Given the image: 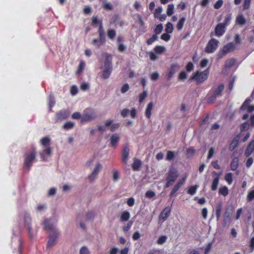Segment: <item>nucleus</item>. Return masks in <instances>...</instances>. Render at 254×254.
<instances>
[{"label": "nucleus", "mask_w": 254, "mask_h": 254, "mask_svg": "<svg viewBox=\"0 0 254 254\" xmlns=\"http://www.w3.org/2000/svg\"><path fill=\"white\" fill-rule=\"evenodd\" d=\"M120 136L117 133L112 135L110 138V144L112 147H116L119 141Z\"/></svg>", "instance_id": "nucleus-16"}, {"label": "nucleus", "mask_w": 254, "mask_h": 254, "mask_svg": "<svg viewBox=\"0 0 254 254\" xmlns=\"http://www.w3.org/2000/svg\"><path fill=\"white\" fill-rule=\"evenodd\" d=\"M102 7L106 10H112L113 9V5L110 3L107 2L105 0L103 2Z\"/></svg>", "instance_id": "nucleus-26"}, {"label": "nucleus", "mask_w": 254, "mask_h": 254, "mask_svg": "<svg viewBox=\"0 0 254 254\" xmlns=\"http://www.w3.org/2000/svg\"><path fill=\"white\" fill-rule=\"evenodd\" d=\"M219 193L224 195L226 196L228 193V189L226 187H223L219 190Z\"/></svg>", "instance_id": "nucleus-40"}, {"label": "nucleus", "mask_w": 254, "mask_h": 254, "mask_svg": "<svg viewBox=\"0 0 254 254\" xmlns=\"http://www.w3.org/2000/svg\"><path fill=\"white\" fill-rule=\"evenodd\" d=\"M194 69V65L191 62H189L186 66V69L188 72H190L192 71Z\"/></svg>", "instance_id": "nucleus-46"}, {"label": "nucleus", "mask_w": 254, "mask_h": 254, "mask_svg": "<svg viewBox=\"0 0 254 254\" xmlns=\"http://www.w3.org/2000/svg\"><path fill=\"white\" fill-rule=\"evenodd\" d=\"M162 11V8L161 7H159L158 8L155 9V12L154 13L155 17H159V16L160 15Z\"/></svg>", "instance_id": "nucleus-60"}, {"label": "nucleus", "mask_w": 254, "mask_h": 254, "mask_svg": "<svg viewBox=\"0 0 254 254\" xmlns=\"http://www.w3.org/2000/svg\"><path fill=\"white\" fill-rule=\"evenodd\" d=\"M175 157V152L172 151H168L166 159L168 161H171L174 159Z\"/></svg>", "instance_id": "nucleus-32"}, {"label": "nucleus", "mask_w": 254, "mask_h": 254, "mask_svg": "<svg viewBox=\"0 0 254 254\" xmlns=\"http://www.w3.org/2000/svg\"><path fill=\"white\" fill-rule=\"evenodd\" d=\"M107 36L110 39H113L116 36V31L114 29H110L107 30Z\"/></svg>", "instance_id": "nucleus-31"}, {"label": "nucleus", "mask_w": 254, "mask_h": 254, "mask_svg": "<svg viewBox=\"0 0 254 254\" xmlns=\"http://www.w3.org/2000/svg\"><path fill=\"white\" fill-rule=\"evenodd\" d=\"M130 116L132 118H135L137 116V111L135 108H133L130 111Z\"/></svg>", "instance_id": "nucleus-64"}, {"label": "nucleus", "mask_w": 254, "mask_h": 254, "mask_svg": "<svg viewBox=\"0 0 254 254\" xmlns=\"http://www.w3.org/2000/svg\"><path fill=\"white\" fill-rule=\"evenodd\" d=\"M52 153V150L51 147L43 148V150L39 152L42 161H46L47 160V158L51 156Z\"/></svg>", "instance_id": "nucleus-8"}, {"label": "nucleus", "mask_w": 254, "mask_h": 254, "mask_svg": "<svg viewBox=\"0 0 254 254\" xmlns=\"http://www.w3.org/2000/svg\"><path fill=\"white\" fill-rule=\"evenodd\" d=\"M79 254H90V252L86 247L83 246L80 249Z\"/></svg>", "instance_id": "nucleus-51"}, {"label": "nucleus", "mask_w": 254, "mask_h": 254, "mask_svg": "<svg viewBox=\"0 0 254 254\" xmlns=\"http://www.w3.org/2000/svg\"><path fill=\"white\" fill-rule=\"evenodd\" d=\"M40 144L43 148L50 147V139L48 137L42 138L40 140Z\"/></svg>", "instance_id": "nucleus-20"}, {"label": "nucleus", "mask_w": 254, "mask_h": 254, "mask_svg": "<svg viewBox=\"0 0 254 254\" xmlns=\"http://www.w3.org/2000/svg\"><path fill=\"white\" fill-rule=\"evenodd\" d=\"M238 159L237 158H235L233 159L231 164L232 170H235L237 169L238 166Z\"/></svg>", "instance_id": "nucleus-41"}, {"label": "nucleus", "mask_w": 254, "mask_h": 254, "mask_svg": "<svg viewBox=\"0 0 254 254\" xmlns=\"http://www.w3.org/2000/svg\"><path fill=\"white\" fill-rule=\"evenodd\" d=\"M150 77L151 80L155 81L158 80L159 75L157 72H154L150 75Z\"/></svg>", "instance_id": "nucleus-50"}, {"label": "nucleus", "mask_w": 254, "mask_h": 254, "mask_svg": "<svg viewBox=\"0 0 254 254\" xmlns=\"http://www.w3.org/2000/svg\"><path fill=\"white\" fill-rule=\"evenodd\" d=\"M236 23L240 25H244L246 23V19L242 15H238L236 20Z\"/></svg>", "instance_id": "nucleus-23"}, {"label": "nucleus", "mask_w": 254, "mask_h": 254, "mask_svg": "<svg viewBox=\"0 0 254 254\" xmlns=\"http://www.w3.org/2000/svg\"><path fill=\"white\" fill-rule=\"evenodd\" d=\"M254 151V140L252 141L249 145L247 149L246 154L249 155Z\"/></svg>", "instance_id": "nucleus-28"}, {"label": "nucleus", "mask_w": 254, "mask_h": 254, "mask_svg": "<svg viewBox=\"0 0 254 254\" xmlns=\"http://www.w3.org/2000/svg\"><path fill=\"white\" fill-rule=\"evenodd\" d=\"M130 217V214L127 211H124L121 214L120 221H127Z\"/></svg>", "instance_id": "nucleus-22"}, {"label": "nucleus", "mask_w": 254, "mask_h": 254, "mask_svg": "<svg viewBox=\"0 0 254 254\" xmlns=\"http://www.w3.org/2000/svg\"><path fill=\"white\" fill-rule=\"evenodd\" d=\"M206 76V70H204L203 72L196 71L194 72L190 78L189 81H195L196 84H198L203 82L205 80Z\"/></svg>", "instance_id": "nucleus-6"}, {"label": "nucleus", "mask_w": 254, "mask_h": 254, "mask_svg": "<svg viewBox=\"0 0 254 254\" xmlns=\"http://www.w3.org/2000/svg\"><path fill=\"white\" fill-rule=\"evenodd\" d=\"M129 152L130 149L128 144L124 145L122 152V161L125 165L127 163Z\"/></svg>", "instance_id": "nucleus-7"}, {"label": "nucleus", "mask_w": 254, "mask_h": 254, "mask_svg": "<svg viewBox=\"0 0 254 254\" xmlns=\"http://www.w3.org/2000/svg\"><path fill=\"white\" fill-rule=\"evenodd\" d=\"M74 125V123L71 122H67L64 125L63 127L67 130L70 129L73 127Z\"/></svg>", "instance_id": "nucleus-47"}, {"label": "nucleus", "mask_w": 254, "mask_h": 254, "mask_svg": "<svg viewBox=\"0 0 254 254\" xmlns=\"http://www.w3.org/2000/svg\"><path fill=\"white\" fill-rule=\"evenodd\" d=\"M169 34V33H167V32L166 33H163L161 36V39L163 40H164L165 41H168L171 38V36Z\"/></svg>", "instance_id": "nucleus-54"}, {"label": "nucleus", "mask_w": 254, "mask_h": 254, "mask_svg": "<svg viewBox=\"0 0 254 254\" xmlns=\"http://www.w3.org/2000/svg\"><path fill=\"white\" fill-rule=\"evenodd\" d=\"M127 203L129 206H132L134 205L135 200L132 197H129L127 199Z\"/></svg>", "instance_id": "nucleus-57"}, {"label": "nucleus", "mask_w": 254, "mask_h": 254, "mask_svg": "<svg viewBox=\"0 0 254 254\" xmlns=\"http://www.w3.org/2000/svg\"><path fill=\"white\" fill-rule=\"evenodd\" d=\"M98 33L99 35V39H94L92 41V44L99 47L101 45H104L106 42L105 32L101 22H100V26L98 30Z\"/></svg>", "instance_id": "nucleus-4"}, {"label": "nucleus", "mask_w": 254, "mask_h": 254, "mask_svg": "<svg viewBox=\"0 0 254 254\" xmlns=\"http://www.w3.org/2000/svg\"><path fill=\"white\" fill-rule=\"evenodd\" d=\"M85 67V63L83 61H81L79 63V64L78 67V69L76 71V74H81L83 70L84 69Z\"/></svg>", "instance_id": "nucleus-24"}, {"label": "nucleus", "mask_w": 254, "mask_h": 254, "mask_svg": "<svg viewBox=\"0 0 254 254\" xmlns=\"http://www.w3.org/2000/svg\"><path fill=\"white\" fill-rule=\"evenodd\" d=\"M141 166V162L139 159H134V162L132 165V168L133 171L139 170V168Z\"/></svg>", "instance_id": "nucleus-21"}, {"label": "nucleus", "mask_w": 254, "mask_h": 254, "mask_svg": "<svg viewBox=\"0 0 254 254\" xmlns=\"http://www.w3.org/2000/svg\"><path fill=\"white\" fill-rule=\"evenodd\" d=\"M100 22H101L102 23V21L98 20L97 16L94 15L92 17V25H94L96 24H99L100 25Z\"/></svg>", "instance_id": "nucleus-55"}, {"label": "nucleus", "mask_w": 254, "mask_h": 254, "mask_svg": "<svg viewBox=\"0 0 254 254\" xmlns=\"http://www.w3.org/2000/svg\"><path fill=\"white\" fill-rule=\"evenodd\" d=\"M130 113V111L129 109L127 108H125L123 109L121 112V116L124 117L126 118L127 117Z\"/></svg>", "instance_id": "nucleus-49"}, {"label": "nucleus", "mask_w": 254, "mask_h": 254, "mask_svg": "<svg viewBox=\"0 0 254 254\" xmlns=\"http://www.w3.org/2000/svg\"><path fill=\"white\" fill-rule=\"evenodd\" d=\"M153 108V104L152 102H150L145 109V114L147 119H150L151 116V111Z\"/></svg>", "instance_id": "nucleus-19"}, {"label": "nucleus", "mask_w": 254, "mask_h": 254, "mask_svg": "<svg viewBox=\"0 0 254 254\" xmlns=\"http://www.w3.org/2000/svg\"><path fill=\"white\" fill-rule=\"evenodd\" d=\"M174 6L173 4H170L168 5V8L167 9V14L168 16H171L172 15L174 12Z\"/></svg>", "instance_id": "nucleus-42"}, {"label": "nucleus", "mask_w": 254, "mask_h": 254, "mask_svg": "<svg viewBox=\"0 0 254 254\" xmlns=\"http://www.w3.org/2000/svg\"><path fill=\"white\" fill-rule=\"evenodd\" d=\"M126 49V46L123 43H119L118 45V50L120 52H123Z\"/></svg>", "instance_id": "nucleus-62"}, {"label": "nucleus", "mask_w": 254, "mask_h": 254, "mask_svg": "<svg viewBox=\"0 0 254 254\" xmlns=\"http://www.w3.org/2000/svg\"><path fill=\"white\" fill-rule=\"evenodd\" d=\"M165 48L162 46H157L154 48L155 54H162L165 51Z\"/></svg>", "instance_id": "nucleus-29"}, {"label": "nucleus", "mask_w": 254, "mask_h": 254, "mask_svg": "<svg viewBox=\"0 0 254 254\" xmlns=\"http://www.w3.org/2000/svg\"><path fill=\"white\" fill-rule=\"evenodd\" d=\"M234 48V46L232 44H228L224 47L223 52L227 53L230 51L233 50Z\"/></svg>", "instance_id": "nucleus-44"}, {"label": "nucleus", "mask_w": 254, "mask_h": 254, "mask_svg": "<svg viewBox=\"0 0 254 254\" xmlns=\"http://www.w3.org/2000/svg\"><path fill=\"white\" fill-rule=\"evenodd\" d=\"M120 178L119 173L118 171L114 170L113 172V181L116 182Z\"/></svg>", "instance_id": "nucleus-58"}, {"label": "nucleus", "mask_w": 254, "mask_h": 254, "mask_svg": "<svg viewBox=\"0 0 254 254\" xmlns=\"http://www.w3.org/2000/svg\"><path fill=\"white\" fill-rule=\"evenodd\" d=\"M217 41L215 39H211L208 43L207 46V52H212L217 47Z\"/></svg>", "instance_id": "nucleus-14"}, {"label": "nucleus", "mask_w": 254, "mask_h": 254, "mask_svg": "<svg viewBox=\"0 0 254 254\" xmlns=\"http://www.w3.org/2000/svg\"><path fill=\"white\" fill-rule=\"evenodd\" d=\"M113 120H107L105 125L106 127H110V129L111 132H114L116 129H118L120 127L119 123L113 124Z\"/></svg>", "instance_id": "nucleus-12"}, {"label": "nucleus", "mask_w": 254, "mask_h": 254, "mask_svg": "<svg viewBox=\"0 0 254 254\" xmlns=\"http://www.w3.org/2000/svg\"><path fill=\"white\" fill-rule=\"evenodd\" d=\"M96 116V114L93 109L86 108L83 111L81 118V121L82 122L91 121L95 119Z\"/></svg>", "instance_id": "nucleus-5"}, {"label": "nucleus", "mask_w": 254, "mask_h": 254, "mask_svg": "<svg viewBox=\"0 0 254 254\" xmlns=\"http://www.w3.org/2000/svg\"><path fill=\"white\" fill-rule=\"evenodd\" d=\"M186 178H184L182 180H179V181L175 185V186L173 188L170 193V197L172 198L175 193L180 189V188L184 185V182L185 181Z\"/></svg>", "instance_id": "nucleus-11"}, {"label": "nucleus", "mask_w": 254, "mask_h": 254, "mask_svg": "<svg viewBox=\"0 0 254 254\" xmlns=\"http://www.w3.org/2000/svg\"><path fill=\"white\" fill-rule=\"evenodd\" d=\"M238 138L236 137L232 140L230 145V149L231 150H233L236 147L238 143Z\"/></svg>", "instance_id": "nucleus-39"}, {"label": "nucleus", "mask_w": 254, "mask_h": 254, "mask_svg": "<svg viewBox=\"0 0 254 254\" xmlns=\"http://www.w3.org/2000/svg\"><path fill=\"white\" fill-rule=\"evenodd\" d=\"M147 96V92L146 90H144L139 95V102L142 103Z\"/></svg>", "instance_id": "nucleus-34"}, {"label": "nucleus", "mask_w": 254, "mask_h": 254, "mask_svg": "<svg viewBox=\"0 0 254 254\" xmlns=\"http://www.w3.org/2000/svg\"><path fill=\"white\" fill-rule=\"evenodd\" d=\"M251 101L249 100H246L241 107V109L242 110H246L251 105Z\"/></svg>", "instance_id": "nucleus-59"}, {"label": "nucleus", "mask_w": 254, "mask_h": 254, "mask_svg": "<svg viewBox=\"0 0 254 254\" xmlns=\"http://www.w3.org/2000/svg\"><path fill=\"white\" fill-rule=\"evenodd\" d=\"M171 211V209L169 206L164 208L159 215L160 219H162L163 221L165 220L169 216Z\"/></svg>", "instance_id": "nucleus-13"}, {"label": "nucleus", "mask_w": 254, "mask_h": 254, "mask_svg": "<svg viewBox=\"0 0 254 254\" xmlns=\"http://www.w3.org/2000/svg\"><path fill=\"white\" fill-rule=\"evenodd\" d=\"M225 24L223 23L218 24L215 28V33L217 35H221L225 31Z\"/></svg>", "instance_id": "nucleus-18"}, {"label": "nucleus", "mask_w": 254, "mask_h": 254, "mask_svg": "<svg viewBox=\"0 0 254 254\" xmlns=\"http://www.w3.org/2000/svg\"><path fill=\"white\" fill-rule=\"evenodd\" d=\"M187 77V74L185 71H181L179 75V79L181 80H184Z\"/></svg>", "instance_id": "nucleus-56"}, {"label": "nucleus", "mask_w": 254, "mask_h": 254, "mask_svg": "<svg viewBox=\"0 0 254 254\" xmlns=\"http://www.w3.org/2000/svg\"><path fill=\"white\" fill-rule=\"evenodd\" d=\"M155 196V193L152 190H148L145 193V196L148 198H151Z\"/></svg>", "instance_id": "nucleus-45"}, {"label": "nucleus", "mask_w": 254, "mask_h": 254, "mask_svg": "<svg viewBox=\"0 0 254 254\" xmlns=\"http://www.w3.org/2000/svg\"><path fill=\"white\" fill-rule=\"evenodd\" d=\"M179 174L177 169L172 167L170 169L168 173V176L166 179V183L165 188H169L172 185V183L174 182L178 177Z\"/></svg>", "instance_id": "nucleus-3"}, {"label": "nucleus", "mask_w": 254, "mask_h": 254, "mask_svg": "<svg viewBox=\"0 0 254 254\" xmlns=\"http://www.w3.org/2000/svg\"><path fill=\"white\" fill-rule=\"evenodd\" d=\"M80 89L82 91H86L89 89V84L87 82H83L80 85Z\"/></svg>", "instance_id": "nucleus-53"}, {"label": "nucleus", "mask_w": 254, "mask_h": 254, "mask_svg": "<svg viewBox=\"0 0 254 254\" xmlns=\"http://www.w3.org/2000/svg\"><path fill=\"white\" fill-rule=\"evenodd\" d=\"M195 153V149L193 147H190L187 150L186 155L188 158H190L193 156Z\"/></svg>", "instance_id": "nucleus-30"}, {"label": "nucleus", "mask_w": 254, "mask_h": 254, "mask_svg": "<svg viewBox=\"0 0 254 254\" xmlns=\"http://www.w3.org/2000/svg\"><path fill=\"white\" fill-rule=\"evenodd\" d=\"M25 222L27 223V227L28 230V234L29 236L31 239L33 238V234L32 231V227L30 224L29 223V222L31 221V218L29 216V215H26L24 218Z\"/></svg>", "instance_id": "nucleus-17"}, {"label": "nucleus", "mask_w": 254, "mask_h": 254, "mask_svg": "<svg viewBox=\"0 0 254 254\" xmlns=\"http://www.w3.org/2000/svg\"><path fill=\"white\" fill-rule=\"evenodd\" d=\"M163 27L162 24H158L154 29V34H156V35L157 36L158 35L160 34L163 30Z\"/></svg>", "instance_id": "nucleus-38"}, {"label": "nucleus", "mask_w": 254, "mask_h": 254, "mask_svg": "<svg viewBox=\"0 0 254 254\" xmlns=\"http://www.w3.org/2000/svg\"><path fill=\"white\" fill-rule=\"evenodd\" d=\"M167 240V237L166 235H162L157 240V243L158 245H162L165 243Z\"/></svg>", "instance_id": "nucleus-37"}, {"label": "nucleus", "mask_w": 254, "mask_h": 254, "mask_svg": "<svg viewBox=\"0 0 254 254\" xmlns=\"http://www.w3.org/2000/svg\"><path fill=\"white\" fill-rule=\"evenodd\" d=\"M44 229L46 230L51 231L52 232L58 231L55 229L54 225L50 222V220L46 219L43 222Z\"/></svg>", "instance_id": "nucleus-15"}, {"label": "nucleus", "mask_w": 254, "mask_h": 254, "mask_svg": "<svg viewBox=\"0 0 254 254\" xmlns=\"http://www.w3.org/2000/svg\"><path fill=\"white\" fill-rule=\"evenodd\" d=\"M198 186L197 185L190 186L188 190V193L190 195H194L196 191Z\"/></svg>", "instance_id": "nucleus-33"}, {"label": "nucleus", "mask_w": 254, "mask_h": 254, "mask_svg": "<svg viewBox=\"0 0 254 254\" xmlns=\"http://www.w3.org/2000/svg\"><path fill=\"white\" fill-rule=\"evenodd\" d=\"M158 38V36L156 35V34H153L152 37L148 39L146 43L148 45H151L154 42L157 40Z\"/></svg>", "instance_id": "nucleus-36"}, {"label": "nucleus", "mask_w": 254, "mask_h": 254, "mask_svg": "<svg viewBox=\"0 0 254 254\" xmlns=\"http://www.w3.org/2000/svg\"><path fill=\"white\" fill-rule=\"evenodd\" d=\"M78 92V88L76 86L72 85L70 89V93L72 95H74Z\"/></svg>", "instance_id": "nucleus-63"}, {"label": "nucleus", "mask_w": 254, "mask_h": 254, "mask_svg": "<svg viewBox=\"0 0 254 254\" xmlns=\"http://www.w3.org/2000/svg\"><path fill=\"white\" fill-rule=\"evenodd\" d=\"M225 180L228 182L229 184H231L232 182V176L231 173H227L225 176Z\"/></svg>", "instance_id": "nucleus-61"}, {"label": "nucleus", "mask_w": 254, "mask_h": 254, "mask_svg": "<svg viewBox=\"0 0 254 254\" xmlns=\"http://www.w3.org/2000/svg\"><path fill=\"white\" fill-rule=\"evenodd\" d=\"M59 234L58 231H54L50 234L49 239L47 243L48 248H51L55 244L56 240L58 238Z\"/></svg>", "instance_id": "nucleus-9"}, {"label": "nucleus", "mask_w": 254, "mask_h": 254, "mask_svg": "<svg viewBox=\"0 0 254 254\" xmlns=\"http://www.w3.org/2000/svg\"><path fill=\"white\" fill-rule=\"evenodd\" d=\"M173 24L170 22H168L166 25V28L165 31L167 33H171L173 32Z\"/></svg>", "instance_id": "nucleus-35"}, {"label": "nucleus", "mask_w": 254, "mask_h": 254, "mask_svg": "<svg viewBox=\"0 0 254 254\" xmlns=\"http://www.w3.org/2000/svg\"><path fill=\"white\" fill-rule=\"evenodd\" d=\"M113 70L112 57L110 54H105V60L104 62V68L102 71V78L104 79L110 77Z\"/></svg>", "instance_id": "nucleus-1"}, {"label": "nucleus", "mask_w": 254, "mask_h": 254, "mask_svg": "<svg viewBox=\"0 0 254 254\" xmlns=\"http://www.w3.org/2000/svg\"><path fill=\"white\" fill-rule=\"evenodd\" d=\"M133 222L132 221H128L127 224L123 227V230L124 232H128L131 227Z\"/></svg>", "instance_id": "nucleus-43"}, {"label": "nucleus", "mask_w": 254, "mask_h": 254, "mask_svg": "<svg viewBox=\"0 0 254 254\" xmlns=\"http://www.w3.org/2000/svg\"><path fill=\"white\" fill-rule=\"evenodd\" d=\"M216 175L217 176L215 177V178L214 179V180L212 182V185H211V189L213 190H215L217 188V185L218 184L219 177L220 176V174H216Z\"/></svg>", "instance_id": "nucleus-27"}, {"label": "nucleus", "mask_w": 254, "mask_h": 254, "mask_svg": "<svg viewBox=\"0 0 254 254\" xmlns=\"http://www.w3.org/2000/svg\"><path fill=\"white\" fill-rule=\"evenodd\" d=\"M101 168L102 165L99 163H98L96 164V166L92 172H93V174H95V175H98Z\"/></svg>", "instance_id": "nucleus-48"}, {"label": "nucleus", "mask_w": 254, "mask_h": 254, "mask_svg": "<svg viewBox=\"0 0 254 254\" xmlns=\"http://www.w3.org/2000/svg\"><path fill=\"white\" fill-rule=\"evenodd\" d=\"M36 149L34 148L31 152L25 154L24 157V166L28 170H29L32 166L34 162L36 161Z\"/></svg>", "instance_id": "nucleus-2"}, {"label": "nucleus", "mask_w": 254, "mask_h": 254, "mask_svg": "<svg viewBox=\"0 0 254 254\" xmlns=\"http://www.w3.org/2000/svg\"><path fill=\"white\" fill-rule=\"evenodd\" d=\"M186 21V18L185 17H182L178 22L177 24L176 25V27L178 30H181L184 24V23Z\"/></svg>", "instance_id": "nucleus-25"}, {"label": "nucleus", "mask_w": 254, "mask_h": 254, "mask_svg": "<svg viewBox=\"0 0 254 254\" xmlns=\"http://www.w3.org/2000/svg\"><path fill=\"white\" fill-rule=\"evenodd\" d=\"M129 88V86L128 83H125L122 87L121 92L122 93H125L127 92Z\"/></svg>", "instance_id": "nucleus-52"}, {"label": "nucleus", "mask_w": 254, "mask_h": 254, "mask_svg": "<svg viewBox=\"0 0 254 254\" xmlns=\"http://www.w3.org/2000/svg\"><path fill=\"white\" fill-rule=\"evenodd\" d=\"M180 65L178 64H173L169 69L167 76L169 79L172 78L176 72L180 69Z\"/></svg>", "instance_id": "nucleus-10"}]
</instances>
